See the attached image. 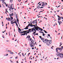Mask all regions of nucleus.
I'll return each mask as SVG.
<instances>
[{"mask_svg":"<svg viewBox=\"0 0 63 63\" xmlns=\"http://www.w3.org/2000/svg\"><path fill=\"white\" fill-rule=\"evenodd\" d=\"M30 26L31 27H34V26H35V25H32V23H30L28 24V25L26 27V28H24V29H28V27H29Z\"/></svg>","mask_w":63,"mask_h":63,"instance_id":"nucleus-1","label":"nucleus"},{"mask_svg":"<svg viewBox=\"0 0 63 63\" xmlns=\"http://www.w3.org/2000/svg\"><path fill=\"white\" fill-rule=\"evenodd\" d=\"M30 46L31 47H34V40H32L31 41V42H30Z\"/></svg>","mask_w":63,"mask_h":63,"instance_id":"nucleus-2","label":"nucleus"},{"mask_svg":"<svg viewBox=\"0 0 63 63\" xmlns=\"http://www.w3.org/2000/svg\"><path fill=\"white\" fill-rule=\"evenodd\" d=\"M34 27L36 30H41V31H44L43 30H42V29H41V28H39V27H38L37 26L36 27V25L34 26Z\"/></svg>","mask_w":63,"mask_h":63,"instance_id":"nucleus-3","label":"nucleus"},{"mask_svg":"<svg viewBox=\"0 0 63 63\" xmlns=\"http://www.w3.org/2000/svg\"><path fill=\"white\" fill-rule=\"evenodd\" d=\"M58 56H60V58H63V54L61 53H59L58 54H56Z\"/></svg>","mask_w":63,"mask_h":63,"instance_id":"nucleus-4","label":"nucleus"},{"mask_svg":"<svg viewBox=\"0 0 63 63\" xmlns=\"http://www.w3.org/2000/svg\"><path fill=\"white\" fill-rule=\"evenodd\" d=\"M37 19H36L34 21H33V22H32V23L33 24H35V23H36L35 25H36V26H37Z\"/></svg>","mask_w":63,"mask_h":63,"instance_id":"nucleus-5","label":"nucleus"},{"mask_svg":"<svg viewBox=\"0 0 63 63\" xmlns=\"http://www.w3.org/2000/svg\"><path fill=\"white\" fill-rule=\"evenodd\" d=\"M18 32H19V33H25V32H27V31H25L23 32H22L21 31V30L20 31H18Z\"/></svg>","mask_w":63,"mask_h":63,"instance_id":"nucleus-6","label":"nucleus"},{"mask_svg":"<svg viewBox=\"0 0 63 63\" xmlns=\"http://www.w3.org/2000/svg\"><path fill=\"white\" fill-rule=\"evenodd\" d=\"M30 29L31 30H32V31H31L30 32L31 33V32H32H32H33L34 31L35 32H36V31L35 29H34L32 28L31 29Z\"/></svg>","mask_w":63,"mask_h":63,"instance_id":"nucleus-7","label":"nucleus"},{"mask_svg":"<svg viewBox=\"0 0 63 63\" xmlns=\"http://www.w3.org/2000/svg\"><path fill=\"white\" fill-rule=\"evenodd\" d=\"M43 42L44 43H47V42H48L49 40H47V39H45V40H43Z\"/></svg>","mask_w":63,"mask_h":63,"instance_id":"nucleus-8","label":"nucleus"},{"mask_svg":"<svg viewBox=\"0 0 63 63\" xmlns=\"http://www.w3.org/2000/svg\"><path fill=\"white\" fill-rule=\"evenodd\" d=\"M26 31H27V32H26V35H27V33H30V31H31V30H30V29H29L28 30H27Z\"/></svg>","mask_w":63,"mask_h":63,"instance_id":"nucleus-9","label":"nucleus"},{"mask_svg":"<svg viewBox=\"0 0 63 63\" xmlns=\"http://www.w3.org/2000/svg\"><path fill=\"white\" fill-rule=\"evenodd\" d=\"M6 19L7 20H7H8V21H11V20H12V19H11L10 18L8 17V18H6Z\"/></svg>","mask_w":63,"mask_h":63,"instance_id":"nucleus-10","label":"nucleus"},{"mask_svg":"<svg viewBox=\"0 0 63 63\" xmlns=\"http://www.w3.org/2000/svg\"><path fill=\"white\" fill-rule=\"evenodd\" d=\"M10 9L11 8H10V9H9V10H10V11L11 12H13V9Z\"/></svg>","mask_w":63,"mask_h":63,"instance_id":"nucleus-11","label":"nucleus"},{"mask_svg":"<svg viewBox=\"0 0 63 63\" xmlns=\"http://www.w3.org/2000/svg\"><path fill=\"white\" fill-rule=\"evenodd\" d=\"M13 5V4H12L11 6H10V10H11L12 9H14V8H12V5Z\"/></svg>","mask_w":63,"mask_h":63,"instance_id":"nucleus-12","label":"nucleus"},{"mask_svg":"<svg viewBox=\"0 0 63 63\" xmlns=\"http://www.w3.org/2000/svg\"><path fill=\"white\" fill-rule=\"evenodd\" d=\"M30 38V36L29 35H28L27 37L26 38V39H27V38H28V39H29Z\"/></svg>","mask_w":63,"mask_h":63,"instance_id":"nucleus-13","label":"nucleus"},{"mask_svg":"<svg viewBox=\"0 0 63 63\" xmlns=\"http://www.w3.org/2000/svg\"><path fill=\"white\" fill-rule=\"evenodd\" d=\"M46 45H47V46H50V44H49V43L48 42H47Z\"/></svg>","mask_w":63,"mask_h":63,"instance_id":"nucleus-14","label":"nucleus"},{"mask_svg":"<svg viewBox=\"0 0 63 63\" xmlns=\"http://www.w3.org/2000/svg\"><path fill=\"white\" fill-rule=\"evenodd\" d=\"M59 47H57L56 48V52H57L58 51V50H57V49L59 50Z\"/></svg>","mask_w":63,"mask_h":63,"instance_id":"nucleus-15","label":"nucleus"},{"mask_svg":"<svg viewBox=\"0 0 63 63\" xmlns=\"http://www.w3.org/2000/svg\"><path fill=\"white\" fill-rule=\"evenodd\" d=\"M14 15V13H12L11 14H10L9 16H13Z\"/></svg>","mask_w":63,"mask_h":63,"instance_id":"nucleus-16","label":"nucleus"},{"mask_svg":"<svg viewBox=\"0 0 63 63\" xmlns=\"http://www.w3.org/2000/svg\"><path fill=\"white\" fill-rule=\"evenodd\" d=\"M49 44H51V43H52V41H51V40H49Z\"/></svg>","mask_w":63,"mask_h":63,"instance_id":"nucleus-17","label":"nucleus"},{"mask_svg":"<svg viewBox=\"0 0 63 63\" xmlns=\"http://www.w3.org/2000/svg\"><path fill=\"white\" fill-rule=\"evenodd\" d=\"M24 33V34H21V35H21V36H22V35H23V36H24L25 35V34H26V32H25Z\"/></svg>","mask_w":63,"mask_h":63,"instance_id":"nucleus-18","label":"nucleus"},{"mask_svg":"<svg viewBox=\"0 0 63 63\" xmlns=\"http://www.w3.org/2000/svg\"><path fill=\"white\" fill-rule=\"evenodd\" d=\"M11 23L12 24H14V22H13L12 21H11Z\"/></svg>","mask_w":63,"mask_h":63,"instance_id":"nucleus-19","label":"nucleus"},{"mask_svg":"<svg viewBox=\"0 0 63 63\" xmlns=\"http://www.w3.org/2000/svg\"><path fill=\"white\" fill-rule=\"evenodd\" d=\"M10 54H14V53L13 52H10Z\"/></svg>","mask_w":63,"mask_h":63,"instance_id":"nucleus-20","label":"nucleus"},{"mask_svg":"<svg viewBox=\"0 0 63 63\" xmlns=\"http://www.w3.org/2000/svg\"><path fill=\"white\" fill-rule=\"evenodd\" d=\"M17 16H17V14H16V18L17 19V18H18Z\"/></svg>","mask_w":63,"mask_h":63,"instance_id":"nucleus-21","label":"nucleus"},{"mask_svg":"<svg viewBox=\"0 0 63 63\" xmlns=\"http://www.w3.org/2000/svg\"><path fill=\"white\" fill-rule=\"evenodd\" d=\"M4 56H8V54H6L5 55H4Z\"/></svg>","mask_w":63,"mask_h":63,"instance_id":"nucleus-22","label":"nucleus"},{"mask_svg":"<svg viewBox=\"0 0 63 63\" xmlns=\"http://www.w3.org/2000/svg\"><path fill=\"white\" fill-rule=\"evenodd\" d=\"M17 27L18 29V31H20V30H20V28H19V27Z\"/></svg>","mask_w":63,"mask_h":63,"instance_id":"nucleus-23","label":"nucleus"},{"mask_svg":"<svg viewBox=\"0 0 63 63\" xmlns=\"http://www.w3.org/2000/svg\"><path fill=\"white\" fill-rule=\"evenodd\" d=\"M40 8V6H38L37 7V8H38V9H39Z\"/></svg>","mask_w":63,"mask_h":63,"instance_id":"nucleus-24","label":"nucleus"},{"mask_svg":"<svg viewBox=\"0 0 63 63\" xmlns=\"http://www.w3.org/2000/svg\"><path fill=\"white\" fill-rule=\"evenodd\" d=\"M13 0H10L11 3H12V2H13Z\"/></svg>","mask_w":63,"mask_h":63,"instance_id":"nucleus-25","label":"nucleus"},{"mask_svg":"<svg viewBox=\"0 0 63 63\" xmlns=\"http://www.w3.org/2000/svg\"><path fill=\"white\" fill-rule=\"evenodd\" d=\"M44 31L45 33H47V32L46 31H45V30H44L43 31Z\"/></svg>","mask_w":63,"mask_h":63,"instance_id":"nucleus-26","label":"nucleus"},{"mask_svg":"<svg viewBox=\"0 0 63 63\" xmlns=\"http://www.w3.org/2000/svg\"><path fill=\"white\" fill-rule=\"evenodd\" d=\"M39 32L40 33H44L43 32H42L41 31H40Z\"/></svg>","mask_w":63,"mask_h":63,"instance_id":"nucleus-27","label":"nucleus"},{"mask_svg":"<svg viewBox=\"0 0 63 63\" xmlns=\"http://www.w3.org/2000/svg\"><path fill=\"white\" fill-rule=\"evenodd\" d=\"M59 18H61L62 19H63V17H60Z\"/></svg>","mask_w":63,"mask_h":63,"instance_id":"nucleus-28","label":"nucleus"},{"mask_svg":"<svg viewBox=\"0 0 63 63\" xmlns=\"http://www.w3.org/2000/svg\"><path fill=\"white\" fill-rule=\"evenodd\" d=\"M45 35V33H44L43 32V36H44Z\"/></svg>","mask_w":63,"mask_h":63,"instance_id":"nucleus-29","label":"nucleus"},{"mask_svg":"<svg viewBox=\"0 0 63 63\" xmlns=\"http://www.w3.org/2000/svg\"><path fill=\"white\" fill-rule=\"evenodd\" d=\"M45 5L44 4H43L42 5V7H45Z\"/></svg>","mask_w":63,"mask_h":63,"instance_id":"nucleus-30","label":"nucleus"},{"mask_svg":"<svg viewBox=\"0 0 63 63\" xmlns=\"http://www.w3.org/2000/svg\"><path fill=\"white\" fill-rule=\"evenodd\" d=\"M10 18H11L12 19H13V17H11V16H10Z\"/></svg>","mask_w":63,"mask_h":63,"instance_id":"nucleus-31","label":"nucleus"},{"mask_svg":"<svg viewBox=\"0 0 63 63\" xmlns=\"http://www.w3.org/2000/svg\"><path fill=\"white\" fill-rule=\"evenodd\" d=\"M57 52V53L56 54H59V52Z\"/></svg>","mask_w":63,"mask_h":63,"instance_id":"nucleus-32","label":"nucleus"},{"mask_svg":"<svg viewBox=\"0 0 63 63\" xmlns=\"http://www.w3.org/2000/svg\"><path fill=\"white\" fill-rule=\"evenodd\" d=\"M16 15V12L14 13V16H15Z\"/></svg>","mask_w":63,"mask_h":63,"instance_id":"nucleus-33","label":"nucleus"},{"mask_svg":"<svg viewBox=\"0 0 63 63\" xmlns=\"http://www.w3.org/2000/svg\"><path fill=\"white\" fill-rule=\"evenodd\" d=\"M6 42H9V40H7L6 41Z\"/></svg>","mask_w":63,"mask_h":63,"instance_id":"nucleus-34","label":"nucleus"},{"mask_svg":"<svg viewBox=\"0 0 63 63\" xmlns=\"http://www.w3.org/2000/svg\"><path fill=\"white\" fill-rule=\"evenodd\" d=\"M16 25L17 26V27H18V25H17V23H16Z\"/></svg>","mask_w":63,"mask_h":63,"instance_id":"nucleus-35","label":"nucleus"},{"mask_svg":"<svg viewBox=\"0 0 63 63\" xmlns=\"http://www.w3.org/2000/svg\"><path fill=\"white\" fill-rule=\"evenodd\" d=\"M42 3H43V4L44 5H45V3L44 2H42Z\"/></svg>","mask_w":63,"mask_h":63,"instance_id":"nucleus-36","label":"nucleus"},{"mask_svg":"<svg viewBox=\"0 0 63 63\" xmlns=\"http://www.w3.org/2000/svg\"><path fill=\"white\" fill-rule=\"evenodd\" d=\"M14 23H16H16H17L16 22V21L14 22Z\"/></svg>","mask_w":63,"mask_h":63,"instance_id":"nucleus-37","label":"nucleus"},{"mask_svg":"<svg viewBox=\"0 0 63 63\" xmlns=\"http://www.w3.org/2000/svg\"><path fill=\"white\" fill-rule=\"evenodd\" d=\"M17 22H18V21H19V20H18V19H17Z\"/></svg>","mask_w":63,"mask_h":63,"instance_id":"nucleus-38","label":"nucleus"},{"mask_svg":"<svg viewBox=\"0 0 63 63\" xmlns=\"http://www.w3.org/2000/svg\"><path fill=\"white\" fill-rule=\"evenodd\" d=\"M10 61L11 62V63H12V62H13V61H12L11 60H10Z\"/></svg>","mask_w":63,"mask_h":63,"instance_id":"nucleus-39","label":"nucleus"},{"mask_svg":"<svg viewBox=\"0 0 63 63\" xmlns=\"http://www.w3.org/2000/svg\"><path fill=\"white\" fill-rule=\"evenodd\" d=\"M62 49H63L62 48H61L60 50L61 51L62 50Z\"/></svg>","mask_w":63,"mask_h":63,"instance_id":"nucleus-40","label":"nucleus"},{"mask_svg":"<svg viewBox=\"0 0 63 63\" xmlns=\"http://www.w3.org/2000/svg\"><path fill=\"white\" fill-rule=\"evenodd\" d=\"M47 36H49V37H50V35H49V34H48L47 35Z\"/></svg>","mask_w":63,"mask_h":63,"instance_id":"nucleus-41","label":"nucleus"},{"mask_svg":"<svg viewBox=\"0 0 63 63\" xmlns=\"http://www.w3.org/2000/svg\"><path fill=\"white\" fill-rule=\"evenodd\" d=\"M61 45L59 46V47H61V46L62 45V43H60Z\"/></svg>","mask_w":63,"mask_h":63,"instance_id":"nucleus-42","label":"nucleus"},{"mask_svg":"<svg viewBox=\"0 0 63 63\" xmlns=\"http://www.w3.org/2000/svg\"><path fill=\"white\" fill-rule=\"evenodd\" d=\"M41 39L42 40H44V38H41Z\"/></svg>","mask_w":63,"mask_h":63,"instance_id":"nucleus-43","label":"nucleus"},{"mask_svg":"<svg viewBox=\"0 0 63 63\" xmlns=\"http://www.w3.org/2000/svg\"><path fill=\"white\" fill-rule=\"evenodd\" d=\"M58 18V20H60V18Z\"/></svg>","mask_w":63,"mask_h":63,"instance_id":"nucleus-44","label":"nucleus"},{"mask_svg":"<svg viewBox=\"0 0 63 63\" xmlns=\"http://www.w3.org/2000/svg\"><path fill=\"white\" fill-rule=\"evenodd\" d=\"M17 57H18V56H17L16 57H15V59H16L17 58Z\"/></svg>","mask_w":63,"mask_h":63,"instance_id":"nucleus-45","label":"nucleus"},{"mask_svg":"<svg viewBox=\"0 0 63 63\" xmlns=\"http://www.w3.org/2000/svg\"><path fill=\"white\" fill-rule=\"evenodd\" d=\"M8 52H10V51H10L9 50H8Z\"/></svg>","mask_w":63,"mask_h":63,"instance_id":"nucleus-46","label":"nucleus"},{"mask_svg":"<svg viewBox=\"0 0 63 63\" xmlns=\"http://www.w3.org/2000/svg\"><path fill=\"white\" fill-rule=\"evenodd\" d=\"M44 8V7H40V8L41 9V8Z\"/></svg>","mask_w":63,"mask_h":63,"instance_id":"nucleus-47","label":"nucleus"},{"mask_svg":"<svg viewBox=\"0 0 63 63\" xmlns=\"http://www.w3.org/2000/svg\"><path fill=\"white\" fill-rule=\"evenodd\" d=\"M58 22L59 23H60V22H59V21H58Z\"/></svg>","mask_w":63,"mask_h":63,"instance_id":"nucleus-48","label":"nucleus"},{"mask_svg":"<svg viewBox=\"0 0 63 63\" xmlns=\"http://www.w3.org/2000/svg\"><path fill=\"white\" fill-rule=\"evenodd\" d=\"M3 4H6V3H5V2H3Z\"/></svg>","mask_w":63,"mask_h":63,"instance_id":"nucleus-49","label":"nucleus"},{"mask_svg":"<svg viewBox=\"0 0 63 63\" xmlns=\"http://www.w3.org/2000/svg\"><path fill=\"white\" fill-rule=\"evenodd\" d=\"M39 37H40L41 39V38H42V37L41 36H39Z\"/></svg>","mask_w":63,"mask_h":63,"instance_id":"nucleus-50","label":"nucleus"},{"mask_svg":"<svg viewBox=\"0 0 63 63\" xmlns=\"http://www.w3.org/2000/svg\"><path fill=\"white\" fill-rule=\"evenodd\" d=\"M59 50H61V49L60 48H59Z\"/></svg>","mask_w":63,"mask_h":63,"instance_id":"nucleus-51","label":"nucleus"},{"mask_svg":"<svg viewBox=\"0 0 63 63\" xmlns=\"http://www.w3.org/2000/svg\"><path fill=\"white\" fill-rule=\"evenodd\" d=\"M32 49H34V48H32Z\"/></svg>","mask_w":63,"mask_h":63,"instance_id":"nucleus-52","label":"nucleus"},{"mask_svg":"<svg viewBox=\"0 0 63 63\" xmlns=\"http://www.w3.org/2000/svg\"><path fill=\"white\" fill-rule=\"evenodd\" d=\"M35 35H38V33H36L35 34Z\"/></svg>","mask_w":63,"mask_h":63,"instance_id":"nucleus-53","label":"nucleus"},{"mask_svg":"<svg viewBox=\"0 0 63 63\" xmlns=\"http://www.w3.org/2000/svg\"><path fill=\"white\" fill-rule=\"evenodd\" d=\"M7 6H8V5L7 4H6V7H7Z\"/></svg>","mask_w":63,"mask_h":63,"instance_id":"nucleus-54","label":"nucleus"},{"mask_svg":"<svg viewBox=\"0 0 63 63\" xmlns=\"http://www.w3.org/2000/svg\"><path fill=\"white\" fill-rule=\"evenodd\" d=\"M9 34L10 36V32H9Z\"/></svg>","mask_w":63,"mask_h":63,"instance_id":"nucleus-55","label":"nucleus"},{"mask_svg":"<svg viewBox=\"0 0 63 63\" xmlns=\"http://www.w3.org/2000/svg\"><path fill=\"white\" fill-rule=\"evenodd\" d=\"M39 6H41V4H39Z\"/></svg>","mask_w":63,"mask_h":63,"instance_id":"nucleus-56","label":"nucleus"},{"mask_svg":"<svg viewBox=\"0 0 63 63\" xmlns=\"http://www.w3.org/2000/svg\"><path fill=\"white\" fill-rule=\"evenodd\" d=\"M60 33H59L58 34V35H60Z\"/></svg>","mask_w":63,"mask_h":63,"instance_id":"nucleus-57","label":"nucleus"},{"mask_svg":"<svg viewBox=\"0 0 63 63\" xmlns=\"http://www.w3.org/2000/svg\"><path fill=\"white\" fill-rule=\"evenodd\" d=\"M2 37L3 38H4V37L3 36H3H2Z\"/></svg>","mask_w":63,"mask_h":63,"instance_id":"nucleus-58","label":"nucleus"},{"mask_svg":"<svg viewBox=\"0 0 63 63\" xmlns=\"http://www.w3.org/2000/svg\"><path fill=\"white\" fill-rule=\"evenodd\" d=\"M32 40V39L30 38V41H31V40Z\"/></svg>","mask_w":63,"mask_h":63,"instance_id":"nucleus-59","label":"nucleus"},{"mask_svg":"<svg viewBox=\"0 0 63 63\" xmlns=\"http://www.w3.org/2000/svg\"><path fill=\"white\" fill-rule=\"evenodd\" d=\"M45 5H47V3H46V4H45Z\"/></svg>","mask_w":63,"mask_h":63,"instance_id":"nucleus-60","label":"nucleus"},{"mask_svg":"<svg viewBox=\"0 0 63 63\" xmlns=\"http://www.w3.org/2000/svg\"><path fill=\"white\" fill-rule=\"evenodd\" d=\"M58 16V17H59H59H60L59 16Z\"/></svg>","mask_w":63,"mask_h":63,"instance_id":"nucleus-61","label":"nucleus"},{"mask_svg":"<svg viewBox=\"0 0 63 63\" xmlns=\"http://www.w3.org/2000/svg\"><path fill=\"white\" fill-rule=\"evenodd\" d=\"M26 2H27V1H25V3H26Z\"/></svg>","mask_w":63,"mask_h":63,"instance_id":"nucleus-62","label":"nucleus"},{"mask_svg":"<svg viewBox=\"0 0 63 63\" xmlns=\"http://www.w3.org/2000/svg\"><path fill=\"white\" fill-rule=\"evenodd\" d=\"M23 54H24L23 53H22V56H23Z\"/></svg>","mask_w":63,"mask_h":63,"instance_id":"nucleus-63","label":"nucleus"},{"mask_svg":"<svg viewBox=\"0 0 63 63\" xmlns=\"http://www.w3.org/2000/svg\"><path fill=\"white\" fill-rule=\"evenodd\" d=\"M61 47H62V48H63V46Z\"/></svg>","mask_w":63,"mask_h":63,"instance_id":"nucleus-64","label":"nucleus"}]
</instances>
